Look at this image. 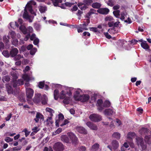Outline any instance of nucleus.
I'll list each match as a JSON object with an SVG mask.
<instances>
[{"mask_svg":"<svg viewBox=\"0 0 151 151\" xmlns=\"http://www.w3.org/2000/svg\"><path fill=\"white\" fill-rule=\"evenodd\" d=\"M42 97L40 93H37L35 94V98L33 99L34 102L38 104L40 103L41 101Z\"/></svg>","mask_w":151,"mask_h":151,"instance_id":"4468645a","label":"nucleus"},{"mask_svg":"<svg viewBox=\"0 0 151 151\" xmlns=\"http://www.w3.org/2000/svg\"><path fill=\"white\" fill-rule=\"evenodd\" d=\"M46 111L50 113V116H53L52 113H54V111L52 109L50 108L47 107L46 109Z\"/></svg>","mask_w":151,"mask_h":151,"instance_id":"f704fd0d","label":"nucleus"},{"mask_svg":"<svg viewBox=\"0 0 151 151\" xmlns=\"http://www.w3.org/2000/svg\"><path fill=\"white\" fill-rule=\"evenodd\" d=\"M90 96L88 94H83L80 95V97L77 101H80L81 102L87 101L89 99Z\"/></svg>","mask_w":151,"mask_h":151,"instance_id":"9d476101","label":"nucleus"},{"mask_svg":"<svg viewBox=\"0 0 151 151\" xmlns=\"http://www.w3.org/2000/svg\"><path fill=\"white\" fill-rule=\"evenodd\" d=\"M120 12L119 10H116L114 11L113 12V13L114 15L116 17L119 18V16Z\"/></svg>","mask_w":151,"mask_h":151,"instance_id":"a19ab883","label":"nucleus"},{"mask_svg":"<svg viewBox=\"0 0 151 151\" xmlns=\"http://www.w3.org/2000/svg\"><path fill=\"white\" fill-rule=\"evenodd\" d=\"M42 104L45 105L47 104V98L45 95H44L42 97Z\"/></svg>","mask_w":151,"mask_h":151,"instance_id":"393cba45","label":"nucleus"},{"mask_svg":"<svg viewBox=\"0 0 151 151\" xmlns=\"http://www.w3.org/2000/svg\"><path fill=\"white\" fill-rule=\"evenodd\" d=\"M62 131V129L61 128H59L55 132V133H53V134L54 135H55L57 134H59Z\"/></svg>","mask_w":151,"mask_h":151,"instance_id":"e2e57ef3","label":"nucleus"},{"mask_svg":"<svg viewBox=\"0 0 151 151\" xmlns=\"http://www.w3.org/2000/svg\"><path fill=\"white\" fill-rule=\"evenodd\" d=\"M53 148L56 151H62L64 150V147L61 142H58L54 144Z\"/></svg>","mask_w":151,"mask_h":151,"instance_id":"0eeeda50","label":"nucleus"},{"mask_svg":"<svg viewBox=\"0 0 151 151\" xmlns=\"http://www.w3.org/2000/svg\"><path fill=\"white\" fill-rule=\"evenodd\" d=\"M9 37L7 36V37L4 36L3 37V41L6 43H7L9 42Z\"/></svg>","mask_w":151,"mask_h":151,"instance_id":"49530a36","label":"nucleus"},{"mask_svg":"<svg viewBox=\"0 0 151 151\" xmlns=\"http://www.w3.org/2000/svg\"><path fill=\"white\" fill-rule=\"evenodd\" d=\"M40 130V129L37 127H35L32 128V131H35L36 133L38 132Z\"/></svg>","mask_w":151,"mask_h":151,"instance_id":"0e129e2a","label":"nucleus"},{"mask_svg":"<svg viewBox=\"0 0 151 151\" xmlns=\"http://www.w3.org/2000/svg\"><path fill=\"white\" fill-rule=\"evenodd\" d=\"M24 11V13L23 14V18L26 19L28 18L29 17V16L27 11V9L26 8H25Z\"/></svg>","mask_w":151,"mask_h":151,"instance_id":"58836bf2","label":"nucleus"},{"mask_svg":"<svg viewBox=\"0 0 151 151\" xmlns=\"http://www.w3.org/2000/svg\"><path fill=\"white\" fill-rule=\"evenodd\" d=\"M109 9L106 8L100 9L98 10L97 12L101 14H106L109 12Z\"/></svg>","mask_w":151,"mask_h":151,"instance_id":"f3484780","label":"nucleus"},{"mask_svg":"<svg viewBox=\"0 0 151 151\" xmlns=\"http://www.w3.org/2000/svg\"><path fill=\"white\" fill-rule=\"evenodd\" d=\"M6 86L8 93H13V90L11 86L9 84H7Z\"/></svg>","mask_w":151,"mask_h":151,"instance_id":"bb28decb","label":"nucleus"},{"mask_svg":"<svg viewBox=\"0 0 151 151\" xmlns=\"http://www.w3.org/2000/svg\"><path fill=\"white\" fill-rule=\"evenodd\" d=\"M99 145L98 143H95L92 146V150L93 151H96L99 149Z\"/></svg>","mask_w":151,"mask_h":151,"instance_id":"c85d7f7f","label":"nucleus"},{"mask_svg":"<svg viewBox=\"0 0 151 151\" xmlns=\"http://www.w3.org/2000/svg\"><path fill=\"white\" fill-rule=\"evenodd\" d=\"M68 136L62 135L61 136V139L67 143H70L71 142L76 143L77 141V138L75 135L72 132L68 133Z\"/></svg>","mask_w":151,"mask_h":151,"instance_id":"f257e3e1","label":"nucleus"},{"mask_svg":"<svg viewBox=\"0 0 151 151\" xmlns=\"http://www.w3.org/2000/svg\"><path fill=\"white\" fill-rule=\"evenodd\" d=\"M115 113V110L113 109H106L104 111V114L108 116L113 115Z\"/></svg>","mask_w":151,"mask_h":151,"instance_id":"f8f14e48","label":"nucleus"},{"mask_svg":"<svg viewBox=\"0 0 151 151\" xmlns=\"http://www.w3.org/2000/svg\"><path fill=\"white\" fill-rule=\"evenodd\" d=\"M66 92L69 96L71 95L72 93H73V97L77 101L80 97V94L82 92V91L80 88H67Z\"/></svg>","mask_w":151,"mask_h":151,"instance_id":"f03ea898","label":"nucleus"},{"mask_svg":"<svg viewBox=\"0 0 151 151\" xmlns=\"http://www.w3.org/2000/svg\"><path fill=\"white\" fill-rule=\"evenodd\" d=\"M68 94L66 91L62 90L60 93V99H63V103L65 104H68L71 102V100L69 97H68L66 95Z\"/></svg>","mask_w":151,"mask_h":151,"instance_id":"7ed1b4c3","label":"nucleus"},{"mask_svg":"<svg viewBox=\"0 0 151 151\" xmlns=\"http://www.w3.org/2000/svg\"><path fill=\"white\" fill-rule=\"evenodd\" d=\"M136 142L138 146L140 145L142 150H145L146 148V144L142 137H137Z\"/></svg>","mask_w":151,"mask_h":151,"instance_id":"1a4fd4ad","label":"nucleus"},{"mask_svg":"<svg viewBox=\"0 0 151 151\" xmlns=\"http://www.w3.org/2000/svg\"><path fill=\"white\" fill-rule=\"evenodd\" d=\"M37 51V49L35 48H33L30 51V54L31 55H34Z\"/></svg>","mask_w":151,"mask_h":151,"instance_id":"de8ad7c7","label":"nucleus"},{"mask_svg":"<svg viewBox=\"0 0 151 151\" xmlns=\"http://www.w3.org/2000/svg\"><path fill=\"white\" fill-rule=\"evenodd\" d=\"M86 125L91 129L96 130L97 128V126L94 124L90 122H87L86 123Z\"/></svg>","mask_w":151,"mask_h":151,"instance_id":"dca6fc26","label":"nucleus"},{"mask_svg":"<svg viewBox=\"0 0 151 151\" xmlns=\"http://www.w3.org/2000/svg\"><path fill=\"white\" fill-rule=\"evenodd\" d=\"M52 116L48 117L46 121L48 124H52L53 123L52 120Z\"/></svg>","mask_w":151,"mask_h":151,"instance_id":"c03bdc74","label":"nucleus"},{"mask_svg":"<svg viewBox=\"0 0 151 151\" xmlns=\"http://www.w3.org/2000/svg\"><path fill=\"white\" fill-rule=\"evenodd\" d=\"M18 52V50L17 48L12 49L10 52V55L12 57H14Z\"/></svg>","mask_w":151,"mask_h":151,"instance_id":"412c9836","label":"nucleus"},{"mask_svg":"<svg viewBox=\"0 0 151 151\" xmlns=\"http://www.w3.org/2000/svg\"><path fill=\"white\" fill-rule=\"evenodd\" d=\"M10 78L9 76H4L3 79V82H4V81H5L7 82L9 81L10 80Z\"/></svg>","mask_w":151,"mask_h":151,"instance_id":"4d7b16f0","label":"nucleus"},{"mask_svg":"<svg viewBox=\"0 0 151 151\" xmlns=\"http://www.w3.org/2000/svg\"><path fill=\"white\" fill-rule=\"evenodd\" d=\"M114 20L111 21V22H108V24L109 27H112L114 26Z\"/></svg>","mask_w":151,"mask_h":151,"instance_id":"338daca9","label":"nucleus"},{"mask_svg":"<svg viewBox=\"0 0 151 151\" xmlns=\"http://www.w3.org/2000/svg\"><path fill=\"white\" fill-rule=\"evenodd\" d=\"M148 130L147 129L145 128H143L140 130L139 132L141 134L143 133H146L147 132Z\"/></svg>","mask_w":151,"mask_h":151,"instance_id":"a18cd8bd","label":"nucleus"},{"mask_svg":"<svg viewBox=\"0 0 151 151\" xmlns=\"http://www.w3.org/2000/svg\"><path fill=\"white\" fill-rule=\"evenodd\" d=\"M112 137L117 139H119L120 137V134L117 132H115L112 134Z\"/></svg>","mask_w":151,"mask_h":151,"instance_id":"72a5a7b5","label":"nucleus"},{"mask_svg":"<svg viewBox=\"0 0 151 151\" xmlns=\"http://www.w3.org/2000/svg\"><path fill=\"white\" fill-rule=\"evenodd\" d=\"M97 106L98 107V109L99 111H101L104 109L103 104V101L102 99H99L98 100Z\"/></svg>","mask_w":151,"mask_h":151,"instance_id":"ddd939ff","label":"nucleus"},{"mask_svg":"<svg viewBox=\"0 0 151 151\" xmlns=\"http://www.w3.org/2000/svg\"><path fill=\"white\" fill-rule=\"evenodd\" d=\"M105 21L107 22L108 23L114 20V19L111 16H107L105 17Z\"/></svg>","mask_w":151,"mask_h":151,"instance_id":"e433bc0d","label":"nucleus"},{"mask_svg":"<svg viewBox=\"0 0 151 151\" xmlns=\"http://www.w3.org/2000/svg\"><path fill=\"white\" fill-rule=\"evenodd\" d=\"M96 11L95 10L91 9H90L89 12L88 13V14L89 16H91L93 14L96 13Z\"/></svg>","mask_w":151,"mask_h":151,"instance_id":"603ef678","label":"nucleus"},{"mask_svg":"<svg viewBox=\"0 0 151 151\" xmlns=\"http://www.w3.org/2000/svg\"><path fill=\"white\" fill-rule=\"evenodd\" d=\"M22 148V147L21 146H19L16 147H13L12 148H10V151H19Z\"/></svg>","mask_w":151,"mask_h":151,"instance_id":"7c9ffc66","label":"nucleus"},{"mask_svg":"<svg viewBox=\"0 0 151 151\" xmlns=\"http://www.w3.org/2000/svg\"><path fill=\"white\" fill-rule=\"evenodd\" d=\"M142 47L145 49H147L149 48V47L146 43V42H142L141 44Z\"/></svg>","mask_w":151,"mask_h":151,"instance_id":"2f4dec72","label":"nucleus"},{"mask_svg":"<svg viewBox=\"0 0 151 151\" xmlns=\"http://www.w3.org/2000/svg\"><path fill=\"white\" fill-rule=\"evenodd\" d=\"M76 28L77 29L78 32V33L82 32L84 30L83 29H82V27L80 25L76 27Z\"/></svg>","mask_w":151,"mask_h":151,"instance_id":"09e8293b","label":"nucleus"},{"mask_svg":"<svg viewBox=\"0 0 151 151\" xmlns=\"http://www.w3.org/2000/svg\"><path fill=\"white\" fill-rule=\"evenodd\" d=\"M2 54L5 57H8L9 56V54L7 50H4L2 52Z\"/></svg>","mask_w":151,"mask_h":151,"instance_id":"3c124183","label":"nucleus"},{"mask_svg":"<svg viewBox=\"0 0 151 151\" xmlns=\"http://www.w3.org/2000/svg\"><path fill=\"white\" fill-rule=\"evenodd\" d=\"M112 144V147L114 150L117 149L119 146V142L116 140H113Z\"/></svg>","mask_w":151,"mask_h":151,"instance_id":"5701e85b","label":"nucleus"},{"mask_svg":"<svg viewBox=\"0 0 151 151\" xmlns=\"http://www.w3.org/2000/svg\"><path fill=\"white\" fill-rule=\"evenodd\" d=\"M105 1L108 5L111 6H112L115 3L114 0H105Z\"/></svg>","mask_w":151,"mask_h":151,"instance_id":"c756f323","label":"nucleus"},{"mask_svg":"<svg viewBox=\"0 0 151 151\" xmlns=\"http://www.w3.org/2000/svg\"><path fill=\"white\" fill-rule=\"evenodd\" d=\"M26 94L27 98L31 99L32 97L34 91L33 90L30 88H27L26 89Z\"/></svg>","mask_w":151,"mask_h":151,"instance_id":"9b49d317","label":"nucleus"},{"mask_svg":"<svg viewBox=\"0 0 151 151\" xmlns=\"http://www.w3.org/2000/svg\"><path fill=\"white\" fill-rule=\"evenodd\" d=\"M25 8L26 9H27V10L32 14L36 15V13L33 11L32 7L31 4H30L29 3H28L26 5Z\"/></svg>","mask_w":151,"mask_h":151,"instance_id":"6ab92c4d","label":"nucleus"},{"mask_svg":"<svg viewBox=\"0 0 151 151\" xmlns=\"http://www.w3.org/2000/svg\"><path fill=\"white\" fill-rule=\"evenodd\" d=\"M89 118L91 121L95 122H98L101 120V116L96 114H91Z\"/></svg>","mask_w":151,"mask_h":151,"instance_id":"423d86ee","label":"nucleus"},{"mask_svg":"<svg viewBox=\"0 0 151 151\" xmlns=\"http://www.w3.org/2000/svg\"><path fill=\"white\" fill-rule=\"evenodd\" d=\"M92 7L94 8L98 9L101 6V5L100 3H95L92 4Z\"/></svg>","mask_w":151,"mask_h":151,"instance_id":"c9c22d12","label":"nucleus"},{"mask_svg":"<svg viewBox=\"0 0 151 151\" xmlns=\"http://www.w3.org/2000/svg\"><path fill=\"white\" fill-rule=\"evenodd\" d=\"M64 118V116L62 114H60L58 115V120L56 121V126L58 127L59 124H60V121L63 120Z\"/></svg>","mask_w":151,"mask_h":151,"instance_id":"aec40b11","label":"nucleus"},{"mask_svg":"<svg viewBox=\"0 0 151 151\" xmlns=\"http://www.w3.org/2000/svg\"><path fill=\"white\" fill-rule=\"evenodd\" d=\"M150 136H146L145 137V141L146 142L149 143V142L150 139Z\"/></svg>","mask_w":151,"mask_h":151,"instance_id":"052dcab7","label":"nucleus"},{"mask_svg":"<svg viewBox=\"0 0 151 151\" xmlns=\"http://www.w3.org/2000/svg\"><path fill=\"white\" fill-rule=\"evenodd\" d=\"M43 151H53L52 148L50 147H45Z\"/></svg>","mask_w":151,"mask_h":151,"instance_id":"680f3d73","label":"nucleus"},{"mask_svg":"<svg viewBox=\"0 0 151 151\" xmlns=\"http://www.w3.org/2000/svg\"><path fill=\"white\" fill-rule=\"evenodd\" d=\"M83 2L86 5L88 6L93 2V0H84Z\"/></svg>","mask_w":151,"mask_h":151,"instance_id":"ea45409f","label":"nucleus"},{"mask_svg":"<svg viewBox=\"0 0 151 151\" xmlns=\"http://www.w3.org/2000/svg\"><path fill=\"white\" fill-rule=\"evenodd\" d=\"M39 9L41 13H44L47 10V8L45 6H40L39 7Z\"/></svg>","mask_w":151,"mask_h":151,"instance_id":"473e14b6","label":"nucleus"},{"mask_svg":"<svg viewBox=\"0 0 151 151\" xmlns=\"http://www.w3.org/2000/svg\"><path fill=\"white\" fill-rule=\"evenodd\" d=\"M110 102L108 101H106L103 104V108L109 107L110 105Z\"/></svg>","mask_w":151,"mask_h":151,"instance_id":"4c0bfd02","label":"nucleus"},{"mask_svg":"<svg viewBox=\"0 0 151 151\" xmlns=\"http://www.w3.org/2000/svg\"><path fill=\"white\" fill-rule=\"evenodd\" d=\"M55 6H59V3H61L63 1H65V0H51Z\"/></svg>","mask_w":151,"mask_h":151,"instance_id":"b1692460","label":"nucleus"},{"mask_svg":"<svg viewBox=\"0 0 151 151\" xmlns=\"http://www.w3.org/2000/svg\"><path fill=\"white\" fill-rule=\"evenodd\" d=\"M115 29V27H114L112 29H109L108 30V32L111 34H114L116 33Z\"/></svg>","mask_w":151,"mask_h":151,"instance_id":"5fc2aeb1","label":"nucleus"},{"mask_svg":"<svg viewBox=\"0 0 151 151\" xmlns=\"http://www.w3.org/2000/svg\"><path fill=\"white\" fill-rule=\"evenodd\" d=\"M13 139L12 138H11L9 137H6L5 139V140L7 142H12L13 141Z\"/></svg>","mask_w":151,"mask_h":151,"instance_id":"bf43d9fd","label":"nucleus"},{"mask_svg":"<svg viewBox=\"0 0 151 151\" xmlns=\"http://www.w3.org/2000/svg\"><path fill=\"white\" fill-rule=\"evenodd\" d=\"M76 130L80 133L86 134L87 133V132L86 129L83 127L77 126L76 127Z\"/></svg>","mask_w":151,"mask_h":151,"instance_id":"2eb2a0df","label":"nucleus"},{"mask_svg":"<svg viewBox=\"0 0 151 151\" xmlns=\"http://www.w3.org/2000/svg\"><path fill=\"white\" fill-rule=\"evenodd\" d=\"M60 94H59V91L57 89H56L54 90V99L55 100H57L59 97H60Z\"/></svg>","mask_w":151,"mask_h":151,"instance_id":"cd10ccee","label":"nucleus"},{"mask_svg":"<svg viewBox=\"0 0 151 151\" xmlns=\"http://www.w3.org/2000/svg\"><path fill=\"white\" fill-rule=\"evenodd\" d=\"M45 86L44 82H40L38 85V87L40 88H43Z\"/></svg>","mask_w":151,"mask_h":151,"instance_id":"864d4df0","label":"nucleus"},{"mask_svg":"<svg viewBox=\"0 0 151 151\" xmlns=\"http://www.w3.org/2000/svg\"><path fill=\"white\" fill-rule=\"evenodd\" d=\"M89 29L90 31H92L95 32L100 33V31H99L96 27H89Z\"/></svg>","mask_w":151,"mask_h":151,"instance_id":"79ce46f5","label":"nucleus"},{"mask_svg":"<svg viewBox=\"0 0 151 151\" xmlns=\"http://www.w3.org/2000/svg\"><path fill=\"white\" fill-rule=\"evenodd\" d=\"M68 123V121L67 119H65L63 122L62 124H60H60H59L60 126L62 127L64 125H65Z\"/></svg>","mask_w":151,"mask_h":151,"instance_id":"69168bd1","label":"nucleus"},{"mask_svg":"<svg viewBox=\"0 0 151 151\" xmlns=\"http://www.w3.org/2000/svg\"><path fill=\"white\" fill-rule=\"evenodd\" d=\"M43 118V116L40 112H37L36 114L35 118L34 120L36 122H39L40 119L41 120Z\"/></svg>","mask_w":151,"mask_h":151,"instance_id":"a211bd4d","label":"nucleus"},{"mask_svg":"<svg viewBox=\"0 0 151 151\" xmlns=\"http://www.w3.org/2000/svg\"><path fill=\"white\" fill-rule=\"evenodd\" d=\"M39 39L37 38H35L34 40L33 43L35 45H37L38 46V44L39 43Z\"/></svg>","mask_w":151,"mask_h":151,"instance_id":"6e6d98bb","label":"nucleus"},{"mask_svg":"<svg viewBox=\"0 0 151 151\" xmlns=\"http://www.w3.org/2000/svg\"><path fill=\"white\" fill-rule=\"evenodd\" d=\"M23 58V56L22 55H20L19 54L17 55H16L14 57V59L15 60H19L20 59L22 58Z\"/></svg>","mask_w":151,"mask_h":151,"instance_id":"37998d69","label":"nucleus"},{"mask_svg":"<svg viewBox=\"0 0 151 151\" xmlns=\"http://www.w3.org/2000/svg\"><path fill=\"white\" fill-rule=\"evenodd\" d=\"M22 79H18V81H17L16 84H17V86L24 84L23 80L27 82H28L29 80V76L27 74H24L22 76Z\"/></svg>","mask_w":151,"mask_h":151,"instance_id":"6e6552de","label":"nucleus"},{"mask_svg":"<svg viewBox=\"0 0 151 151\" xmlns=\"http://www.w3.org/2000/svg\"><path fill=\"white\" fill-rule=\"evenodd\" d=\"M135 136V134L134 132H129L128 133L127 137V139L129 140H132Z\"/></svg>","mask_w":151,"mask_h":151,"instance_id":"a878e982","label":"nucleus"},{"mask_svg":"<svg viewBox=\"0 0 151 151\" xmlns=\"http://www.w3.org/2000/svg\"><path fill=\"white\" fill-rule=\"evenodd\" d=\"M15 24L16 26L18 27L19 26V25L16 22H15L14 23V22H11L10 23V26L12 28H13V29H14V27H13V25Z\"/></svg>","mask_w":151,"mask_h":151,"instance_id":"13d9d810","label":"nucleus"},{"mask_svg":"<svg viewBox=\"0 0 151 151\" xmlns=\"http://www.w3.org/2000/svg\"><path fill=\"white\" fill-rule=\"evenodd\" d=\"M78 6L82 10H84L87 8V5L83 3H78Z\"/></svg>","mask_w":151,"mask_h":151,"instance_id":"4be33fe9","label":"nucleus"},{"mask_svg":"<svg viewBox=\"0 0 151 151\" xmlns=\"http://www.w3.org/2000/svg\"><path fill=\"white\" fill-rule=\"evenodd\" d=\"M22 132L25 133V135L26 137H27L30 133V132L28 131L26 128L24 129Z\"/></svg>","mask_w":151,"mask_h":151,"instance_id":"8fccbe9b","label":"nucleus"},{"mask_svg":"<svg viewBox=\"0 0 151 151\" xmlns=\"http://www.w3.org/2000/svg\"><path fill=\"white\" fill-rule=\"evenodd\" d=\"M12 69L13 70L11 72L10 75L12 76L13 80L11 82V84L14 87H16L17 85V84H16V80L18 78V72L15 70V69L14 68H12Z\"/></svg>","mask_w":151,"mask_h":151,"instance_id":"20e7f679","label":"nucleus"},{"mask_svg":"<svg viewBox=\"0 0 151 151\" xmlns=\"http://www.w3.org/2000/svg\"><path fill=\"white\" fill-rule=\"evenodd\" d=\"M19 29L24 34H28V35H29V34L32 33L33 31L31 27L29 26L26 29L24 25H22L20 27Z\"/></svg>","mask_w":151,"mask_h":151,"instance_id":"39448f33","label":"nucleus"},{"mask_svg":"<svg viewBox=\"0 0 151 151\" xmlns=\"http://www.w3.org/2000/svg\"><path fill=\"white\" fill-rule=\"evenodd\" d=\"M75 3H72L66 2L65 3V5L68 7H71L72 5H73Z\"/></svg>","mask_w":151,"mask_h":151,"instance_id":"774afa93","label":"nucleus"}]
</instances>
